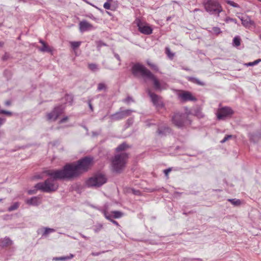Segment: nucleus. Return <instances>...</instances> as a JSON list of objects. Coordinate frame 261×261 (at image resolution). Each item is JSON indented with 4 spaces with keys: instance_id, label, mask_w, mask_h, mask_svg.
<instances>
[{
    "instance_id": "7ed1b4c3",
    "label": "nucleus",
    "mask_w": 261,
    "mask_h": 261,
    "mask_svg": "<svg viewBox=\"0 0 261 261\" xmlns=\"http://www.w3.org/2000/svg\"><path fill=\"white\" fill-rule=\"evenodd\" d=\"M59 170H46L44 173L48 176L51 177L45 180L44 182H39L37 184L35 188L42 192L45 193H51L56 191L58 188V184L56 181V179H64L65 178H55L53 175L48 174V172L49 171H59Z\"/></svg>"
},
{
    "instance_id": "f3484780",
    "label": "nucleus",
    "mask_w": 261,
    "mask_h": 261,
    "mask_svg": "<svg viewBox=\"0 0 261 261\" xmlns=\"http://www.w3.org/2000/svg\"><path fill=\"white\" fill-rule=\"evenodd\" d=\"M1 246L2 247H6L12 244V241L9 238L5 237L0 241Z\"/></svg>"
},
{
    "instance_id": "13d9d810",
    "label": "nucleus",
    "mask_w": 261,
    "mask_h": 261,
    "mask_svg": "<svg viewBox=\"0 0 261 261\" xmlns=\"http://www.w3.org/2000/svg\"><path fill=\"white\" fill-rule=\"evenodd\" d=\"M259 38L261 40V34L259 36Z\"/></svg>"
},
{
    "instance_id": "052dcab7",
    "label": "nucleus",
    "mask_w": 261,
    "mask_h": 261,
    "mask_svg": "<svg viewBox=\"0 0 261 261\" xmlns=\"http://www.w3.org/2000/svg\"><path fill=\"white\" fill-rule=\"evenodd\" d=\"M84 128H85L86 130H87V127H86L85 126H84Z\"/></svg>"
},
{
    "instance_id": "c85d7f7f",
    "label": "nucleus",
    "mask_w": 261,
    "mask_h": 261,
    "mask_svg": "<svg viewBox=\"0 0 261 261\" xmlns=\"http://www.w3.org/2000/svg\"><path fill=\"white\" fill-rule=\"evenodd\" d=\"M192 82H193L194 83H196L199 85L203 86L204 85V83L202 82H201L199 79L197 78L194 77H191L190 78Z\"/></svg>"
},
{
    "instance_id": "4468645a",
    "label": "nucleus",
    "mask_w": 261,
    "mask_h": 261,
    "mask_svg": "<svg viewBox=\"0 0 261 261\" xmlns=\"http://www.w3.org/2000/svg\"><path fill=\"white\" fill-rule=\"evenodd\" d=\"M239 18L241 19L242 24L246 28L250 27L254 24V21L247 15L239 17Z\"/></svg>"
},
{
    "instance_id": "37998d69",
    "label": "nucleus",
    "mask_w": 261,
    "mask_h": 261,
    "mask_svg": "<svg viewBox=\"0 0 261 261\" xmlns=\"http://www.w3.org/2000/svg\"><path fill=\"white\" fill-rule=\"evenodd\" d=\"M133 123V118H129L127 120V124H128V125H130Z\"/></svg>"
},
{
    "instance_id": "bf43d9fd",
    "label": "nucleus",
    "mask_w": 261,
    "mask_h": 261,
    "mask_svg": "<svg viewBox=\"0 0 261 261\" xmlns=\"http://www.w3.org/2000/svg\"><path fill=\"white\" fill-rule=\"evenodd\" d=\"M107 1L109 3V2H111L112 0H107Z\"/></svg>"
},
{
    "instance_id": "864d4df0",
    "label": "nucleus",
    "mask_w": 261,
    "mask_h": 261,
    "mask_svg": "<svg viewBox=\"0 0 261 261\" xmlns=\"http://www.w3.org/2000/svg\"><path fill=\"white\" fill-rule=\"evenodd\" d=\"M81 236L82 237V238H84L85 239H88V238L86 236H84L83 234H81Z\"/></svg>"
},
{
    "instance_id": "4c0bfd02",
    "label": "nucleus",
    "mask_w": 261,
    "mask_h": 261,
    "mask_svg": "<svg viewBox=\"0 0 261 261\" xmlns=\"http://www.w3.org/2000/svg\"><path fill=\"white\" fill-rule=\"evenodd\" d=\"M103 7L105 9H106L107 10L110 9L111 5H110V3H109L108 2H106L103 5Z\"/></svg>"
},
{
    "instance_id": "f704fd0d",
    "label": "nucleus",
    "mask_w": 261,
    "mask_h": 261,
    "mask_svg": "<svg viewBox=\"0 0 261 261\" xmlns=\"http://www.w3.org/2000/svg\"><path fill=\"white\" fill-rule=\"evenodd\" d=\"M212 31L214 34L217 35L220 34L221 32L220 29L218 27L213 28Z\"/></svg>"
},
{
    "instance_id": "6e6552de",
    "label": "nucleus",
    "mask_w": 261,
    "mask_h": 261,
    "mask_svg": "<svg viewBox=\"0 0 261 261\" xmlns=\"http://www.w3.org/2000/svg\"><path fill=\"white\" fill-rule=\"evenodd\" d=\"M133 112H134V111L132 110H123L122 108H121L119 111L110 115V118L113 121H119L130 116Z\"/></svg>"
},
{
    "instance_id": "58836bf2",
    "label": "nucleus",
    "mask_w": 261,
    "mask_h": 261,
    "mask_svg": "<svg viewBox=\"0 0 261 261\" xmlns=\"http://www.w3.org/2000/svg\"><path fill=\"white\" fill-rule=\"evenodd\" d=\"M171 171V168H169L164 170L165 176L168 177L169 173Z\"/></svg>"
},
{
    "instance_id": "4be33fe9",
    "label": "nucleus",
    "mask_w": 261,
    "mask_h": 261,
    "mask_svg": "<svg viewBox=\"0 0 261 261\" xmlns=\"http://www.w3.org/2000/svg\"><path fill=\"white\" fill-rule=\"evenodd\" d=\"M146 63L148 66H150V68H151L152 69L158 71H159V68L155 64L152 63L149 60L146 61Z\"/></svg>"
},
{
    "instance_id": "680f3d73",
    "label": "nucleus",
    "mask_w": 261,
    "mask_h": 261,
    "mask_svg": "<svg viewBox=\"0 0 261 261\" xmlns=\"http://www.w3.org/2000/svg\"><path fill=\"white\" fill-rule=\"evenodd\" d=\"M2 201V199H0V202Z\"/></svg>"
},
{
    "instance_id": "c03bdc74",
    "label": "nucleus",
    "mask_w": 261,
    "mask_h": 261,
    "mask_svg": "<svg viewBox=\"0 0 261 261\" xmlns=\"http://www.w3.org/2000/svg\"><path fill=\"white\" fill-rule=\"evenodd\" d=\"M260 62H261V59H257L256 60H255L253 62L254 66L257 65Z\"/></svg>"
},
{
    "instance_id": "39448f33",
    "label": "nucleus",
    "mask_w": 261,
    "mask_h": 261,
    "mask_svg": "<svg viewBox=\"0 0 261 261\" xmlns=\"http://www.w3.org/2000/svg\"><path fill=\"white\" fill-rule=\"evenodd\" d=\"M205 10L211 15L219 16L222 11V8L219 3L216 0H207L204 3Z\"/></svg>"
},
{
    "instance_id": "de8ad7c7",
    "label": "nucleus",
    "mask_w": 261,
    "mask_h": 261,
    "mask_svg": "<svg viewBox=\"0 0 261 261\" xmlns=\"http://www.w3.org/2000/svg\"><path fill=\"white\" fill-rule=\"evenodd\" d=\"M111 221L114 224H115L117 226H119V224L118 223V222L115 221V220H111Z\"/></svg>"
},
{
    "instance_id": "a211bd4d",
    "label": "nucleus",
    "mask_w": 261,
    "mask_h": 261,
    "mask_svg": "<svg viewBox=\"0 0 261 261\" xmlns=\"http://www.w3.org/2000/svg\"><path fill=\"white\" fill-rule=\"evenodd\" d=\"M40 230L42 231V237H47L49 233L55 231L54 229L48 227H43Z\"/></svg>"
},
{
    "instance_id": "20e7f679",
    "label": "nucleus",
    "mask_w": 261,
    "mask_h": 261,
    "mask_svg": "<svg viewBox=\"0 0 261 261\" xmlns=\"http://www.w3.org/2000/svg\"><path fill=\"white\" fill-rule=\"evenodd\" d=\"M128 158L125 152L115 155L112 160V168L113 171L120 173L124 168Z\"/></svg>"
},
{
    "instance_id": "dca6fc26",
    "label": "nucleus",
    "mask_w": 261,
    "mask_h": 261,
    "mask_svg": "<svg viewBox=\"0 0 261 261\" xmlns=\"http://www.w3.org/2000/svg\"><path fill=\"white\" fill-rule=\"evenodd\" d=\"M25 202L30 205L37 206L40 203V199L39 197L35 196L27 199Z\"/></svg>"
},
{
    "instance_id": "6ab92c4d",
    "label": "nucleus",
    "mask_w": 261,
    "mask_h": 261,
    "mask_svg": "<svg viewBox=\"0 0 261 261\" xmlns=\"http://www.w3.org/2000/svg\"><path fill=\"white\" fill-rule=\"evenodd\" d=\"M74 255L72 254H70L69 255L61 256V257H54L53 260L55 261H64L72 258Z\"/></svg>"
},
{
    "instance_id": "cd10ccee",
    "label": "nucleus",
    "mask_w": 261,
    "mask_h": 261,
    "mask_svg": "<svg viewBox=\"0 0 261 261\" xmlns=\"http://www.w3.org/2000/svg\"><path fill=\"white\" fill-rule=\"evenodd\" d=\"M233 44L235 46H239L241 44V39L239 37L236 36L233 39Z\"/></svg>"
},
{
    "instance_id": "1a4fd4ad",
    "label": "nucleus",
    "mask_w": 261,
    "mask_h": 261,
    "mask_svg": "<svg viewBox=\"0 0 261 261\" xmlns=\"http://www.w3.org/2000/svg\"><path fill=\"white\" fill-rule=\"evenodd\" d=\"M233 113L232 110L229 107H223L218 110L217 117L218 120H225L226 118L230 117Z\"/></svg>"
},
{
    "instance_id": "3c124183",
    "label": "nucleus",
    "mask_w": 261,
    "mask_h": 261,
    "mask_svg": "<svg viewBox=\"0 0 261 261\" xmlns=\"http://www.w3.org/2000/svg\"><path fill=\"white\" fill-rule=\"evenodd\" d=\"M10 101H7L5 102V105L6 106H9L10 105Z\"/></svg>"
},
{
    "instance_id": "e2e57ef3",
    "label": "nucleus",
    "mask_w": 261,
    "mask_h": 261,
    "mask_svg": "<svg viewBox=\"0 0 261 261\" xmlns=\"http://www.w3.org/2000/svg\"><path fill=\"white\" fill-rule=\"evenodd\" d=\"M0 45L1 46L2 45V44L1 42H0Z\"/></svg>"
},
{
    "instance_id": "0eeeda50",
    "label": "nucleus",
    "mask_w": 261,
    "mask_h": 261,
    "mask_svg": "<svg viewBox=\"0 0 261 261\" xmlns=\"http://www.w3.org/2000/svg\"><path fill=\"white\" fill-rule=\"evenodd\" d=\"M64 108L63 106H59L54 108L52 111L46 114V119L52 122L56 121L63 113Z\"/></svg>"
},
{
    "instance_id": "a878e982",
    "label": "nucleus",
    "mask_w": 261,
    "mask_h": 261,
    "mask_svg": "<svg viewBox=\"0 0 261 261\" xmlns=\"http://www.w3.org/2000/svg\"><path fill=\"white\" fill-rule=\"evenodd\" d=\"M228 201H230L232 204L235 206H238L241 204V201L240 199H229Z\"/></svg>"
},
{
    "instance_id": "49530a36",
    "label": "nucleus",
    "mask_w": 261,
    "mask_h": 261,
    "mask_svg": "<svg viewBox=\"0 0 261 261\" xmlns=\"http://www.w3.org/2000/svg\"><path fill=\"white\" fill-rule=\"evenodd\" d=\"M114 56L118 61H120V58L117 54H115Z\"/></svg>"
},
{
    "instance_id": "4d7b16f0",
    "label": "nucleus",
    "mask_w": 261,
    "mask_h": 261,
    "mask_svg": "<svg viewBox=\"0 0 261 261\" xmlns=\"http://www.w3.org/2000/svg\"><path fill=\"white\" fill-rule=\"evenodd\" d=\"M32 193V192H31V191H29V194H31Z\"/></svg>"
},
{
    "instance_id": "412c9836",
    "label": "nucleus",
    "mask_w": 261,
    "mask_h": 261,
    "mask_svg": "<svg viewBox=\"0 0 261 261\" xmlns=\"http://www.w3.org/2000/svg\"><path fill=\"white\" fill-rule=\"evenodd\" d=\"M40 42L42 44V46L40 48V50L43 52L51 51V49L50 47L47 45H46L43 41L40 40Z\"/></svg>"
},
{
    "instance_id": "c756f323",
    "label": "nucleus",
    "mask_w": 261,
    "mask_h": 261,
    "mask_svg": "<svg viewBox=\"0 0 261 261\" xmlns=\"http://www.w3.org/2000/svg\"><path fill=\"white\" fill-rule=\"evenodd\" d=\"M112 213L114 218H119L122 216V213L119 211H114L112 212Z\"/></svg>"
},
{
    "instance_id": "6e6d98bb",
    "label": "nucleus",
    "mask_w": 261,
    "mask_h": 261,
    "mask_svg": "<svg viewBox=\"0 0 261 261\" xmlns=\"http://www.w3.org/2000/svg\"><path fill=\"white\" fill-rule=\"evenodd\" d=\"M93 255H98V254L96 253H93Z\"/></svg>"
},
{
    "instance_id": "a19ab883",
    "label": "nucleus",
    "mask_w": 261,
    "mask_h": 261,
    "mask_svg": "<svg viewBox=\"0 0 261 261\" xmlns=\"http://www.w3.org/2000/svg\"><path fill=\"white\" fill-rule=\"evenodd\" d=\"M68 119V117L67 116H65L60 120V121H59V123H63L66 121H67Z\"/></svg>"
},
{
    "instance_id": "2f4dec72",
    "label": "nucleus",
    "mask_w": 261,
    "mask_h": 261,
    "mask_svg": "<svg viewBox=\"0 0 261 261\" xmlns=\"http://www.w3.org/2000/svg\"><path fill=\"white\" fill-rule=\"evenodd\" d=\"M106 85L105 84L103 83H100L98 84V87H97V90L98 91H101L103 90H105L106 89Z\"/></svg>"
},
{
    "instance_id": "f257e3e1",
    "label": "nucleus",
    "mask_w": 261,
    "mask_h": 261,
    "mask_svg": "<svg viewBox=\"0 0 261 261\" xmlns=\"http://www.w3.org/2000/svg\"><path fill=\"white\" fill-rule=\"evenodd\" d=\"M93 158L86 156L78 161L76 164H67L59 171H49L48 174L55 178H68L76 177L88 170L92 164Z\"/></svg>"
},
{
    "instance_id": "393cba45",
    "label": "nucleus",
    "mask_w": 261,
    "mask_h": 261,
    "mask_svg": "<svg viewBox=\"0 0 261 261\" xmlns=\"http://www.w3.org/2000/svg\"><path fill=\"white\" fill-rule=\"evenodd\" d=\"M127 147V145L125 143H122L119 145L116 148V151L117 152L124 150Z\"/></svg>"
},
{
    "instance_id": "c9c22d12",
    "label": "nucleus",
    "mask_w": 261,
    "mask_h": 261,
    "mask_svg": "<svg viewBox=\"0 0 261 261\" xmlns=\"http://www.w3.org/2000/svg\"><path fill=\"white\" fill-rule=\"evenodd\" d=\"M122 101L127 103H129L131 102H133V98L130 96H127L126 98L122 100Z\"/></svg>"
},
{
    "instance_id": "f8f14e48",
    "label": "nucleus",
    "mask_w": 261,
    "mask_h": 261,
    "mask_svg": "<svg viewBox=\"0 0 261 261\" xmlns=\"http://www.w3.org/2000/svg\"><path fill=\"white\" fill-rule=\"evenodd\" d=\"M178 97L182 102L188 101H195L197 100L196 98L190 92L187 91H181V92L178 94Z\"/></svg>"
},
{
    "instance_id": "e433bc0d",
    "label": "nucleus",
    "mask_w": 261,
    "mask_h": 261,
    "mask_svg": "<svg viewBox=\"0 0 261 261\" xmlns=\"http://www.w3.org/2000/svg\"><path fill=\"white\" fill-rule=\"evenodd\" d=\"M232 137V135H227L223 139H222L220 142L221 143H225L226 141H227L228 139L231 138Z\"/></svg>"
},
{
    "instance_id": "a18cd8bd",
    "label": "nucleus",
    "mask_w": 261,
    "mask_h": 261,
    "mask_svg": "<svg viewBox=\"0 0 261 261\" xmlns=\"http://www.w3.org/2000/svg\"><path fill=\"white\" fill-rule=\"evenodd\" d=\"M6 121V119L4 118H2L0 117V126L2 125Z\"/></svg>"
},
{
    "instance_id": "603ef678",
    "label": "nucleus",
    "mask_w": 261,
    "mask_h": 261,
    "mask_svg": "<svg viewBox=\"0 0 261 261\" xmlns=\"http://www.w3.org/2000/svg\"><path fill=\"white\" fill-rule=\"evenodd\" d=\"M90 18L93 19V20H95V18L91 14L90 16H89Z\"/></svg>"
},
{
    "instance_id": "473e14b6",
    "label": "nucleus",
    "mask_w": 261,
    "mask_h": 261,
    "mask_svg": "<svg viewBox=\"0 0 261 261\" xmlns=\"http://www.w3.org/2000/svg\"><path fill=\"white\" fill-rule=\"evenodd\" d=\"M226 3L228 5H229L234 8H238L239 7V6L238 4L233 2V1H230V0H227Z\"/></svg>"
},
{
    "instance_id": "8fccbe9b",
    "label": "nucleus",
    "mask_w": 261,
    "mask_h": 261,
    "mask_svg": "<svg viewBox=\"0 0 261 261\" xmlns=\"http://www.w3.org/2000/svg\"><path fill=\"white\" fill-rule=\"evenodd\" d=\"M89 106L91 111H93V107L90 102L89 103Z\"/></svg>"
},
{
    "instance_id": "09e8293b",
    "label": "nucleus",
    "mask_w": 261,
    "mask_h": 261,
    "mask_svg": "<svg viewBox=\"0 0 261 261\" xmlns=\"http://www.w3.org/2000/svg\"><path fill=\"white\" fill-rule=\"evenodd\" d=\"M246 65L247 66H254L253 65V62H249L247 64H246Z\"/></svg>"
},
{
    "instance_id": "9d476101",
    "label": "nucleus",
    "mask_w": 261,
    "mask_h": 261,
    "mask_svg": "<svg viewBox=\"0 0 261 261\" xmlns=\"http://www.w3.org/2000/svg\"><path fill=\"white\" fill-rule=\"evenodd\" d=\"M136 22L140 33L145 35H150L152 34V29L148 23L142 22L139 19H137Z\"/></svg>"
},
{
    "instance_id": "5701e85b",
    "label": "nucleus",
    "mask_w": 261,
    "mask_h": 261,
    "mask_svg": "<svg viewBox=\"0 0 261 261\" xmlns=\"http://www.w3.org/2000/svg\"><path fill=\"white\" fill-rule=\"evenodd\" d=\"M19 206V202H15L8 208V211L9 212H11V211L16 210L18 208Z\"/></svg>"
},
{
    "instance_id": "72a5a7b5",
    "label": "nucleus",
    "mask_w": 261,
    "mask_h": 261,
    "mask_svg": "<svg viewBox=\"0 0 261 261\" xmlns=\"http://www.w3.org/2000/svg\"><path fill=\"white\" fill-rule=\"evenodd\" d=\"M166 53L170 58H173L174 55V54H172L171 52L170 49L168 47L166 48Z\"/></svg>"
},
{
    "instance_id": "5fc2aeb1",
    "label": "nucleus",
    "mask_w": 261,
    "mask_h": 261,
    "mask_svg": "<svg viewBox=\"0 0 261 261\" xmlns=\"http://www.w3.org/2000/svg\"><path fill=\"white\" fill-rule=\"evenodd\" d=\"M252 136H253V135H251V134H249V138H250V140H253V139H252Z\"/></svg>"
},
{
    "instance_id": "b1692460",
    "label": "nucleus",
    "mask_w": 261,
    "mask_h": 261,
    "mask_svg": "<svg viewBox=\"0 0 261 261\" xmlns=\"http://www.w3.org/2000/svg\"><path fill=\"white\" fill-rule=\"evenodd\" d=\"M81 41H72L70 42L71 46L73 49L78 48L81 44Z\"/></svg>"
},
{
    "instance_id": "bb28decb",
    "label": "nucleus",
    "mask_w": 261,
    "mask_h": 261,
    "mask_svg": "<svg viewBox=\"0 0 261 261\" xmlns=\"http://www.w3.org/2000/svg\"><path fill=\"white\" fill-rule=\"evenodd\" d=\"M88 67L92 71H96L99 69L98 65L93 63L89 64Z\"/></svg>"
},
{
    "instance_id": "ea45409f",
    "label": "nucleus",
    "mask_w": 261,
    "mask_h": 261,
    "mask_svg": "<svg viewBox=\"0 0 261 261\" xmlns=\"http://www.w3.org/2000/svg\"><path fill=\"white\" fill-rule=\"evenodd\" d=\"M103 214L107 219L109 220L110 221L111 220H112L111 216L110 215H108L106 211L103 212Z\"/></svg>"
},
{
    "instance_id": "aec40b11",
    "label": "nucleus",
    "mask_w": 261,
    "mask_h": 261,
    "mask_svg": "<svg viewBox=\"0 0 261 261\" xmlns=\"http://www.w3.org/2000/svg\"><path fill=\"white\" fill-rule=\"evenodd\" d=\"M170 129L168 127H164V128L160 127L158 130V134L161 136L169 133Z\"/></svg>"
},
{
    "instance_id": "79ce46f5",
    "label": "nucleus",
    "mask_w": 261,
    "mask_h": 261,
    "mask_svg": "<svg viewBox=\"0 0 261 261\" xmlns=\"http://www.w3.org/2000/svg\"><path fill=\"white\" fill-rule=\"evenodd\" d=\"M0 113H2V114H6L8 115H11L12 114V113L9 111H7L5 110H3L2 111H1Z\"/></svg>"
},
{
    "instance_id": "423d86ee",
    "label": "nucleus",
    "mask_w": 261,
    "mask_h": 261,
    "mask_svg": "<svg viewBox=\"0 0 261 261\" xmlns=\"http://www.w3.org/2000/svg\"><path fill=\"white\" fill-rule=\"evenodd\" d=\"M107 182V178L101 174H96L86 181L88 187H99Z\"/></svg>"
},
{
    "instance_id": "7c9ffc66",
    "label": "nucleus",
    "mask_w": 261,
    "mask_h": 261,
    "mask_svg": "<svg viewBox=\"0 0 261 261\" xmlns=\"http://www.w3.org/2000/svg\"><path fill=\"white\" fill-rule=\"evenodd\" d=\"M102 228V225L101 224H98L96 225L93 227V230L95 232H99Z\"/></svg>"
},
{
    "instance_id": "2eb2a0df",
    "label": "nucleus",
    "mask_w": 261,
    "mask_h": 261,
    "mask_svg": "<svg viewBox=\"0 0 261 261\" xmlns=\"http://www.w3.org/2000/svg\"><path fill=\"white\" fill-rule=\"evenodd\" d=\"M81 32H85L93 29V26L86 20L80 22L79 24Z\"/></svg>"
},
{
    "instance_id": "f03ea898",
    "label": "nucleus",
    "mask_w": 261,
    "mask_h": 261,
    "mask_svg": "<svg viewBox=\"0 0 261 261\" xmlns=\"http://www.w3.org/2000/svg\"><path fill=\"white\" fill-rule=\"evenodd\" d=\"M132 73L135 76L141 74L143 77L151 80L153 82L154 89L157 91L166 90L168 88L167 84L164 82H160L156 77L144 65L140 63L135 64L132 67Z\"/></svg>"
},
{
    "instance_id": "9b49d317",
    "label": "nucleus",
    "mask_w": 261,
    "mask_h": 261,
    "mask_svg": "<svg viewBox=\"0 0 261 261\" xmlns=\"http://www.w3.org/2000/svg\"><path fill=\"white\" fill-rule=\"evenodd\" d=\"M186 115L185 114L177 113L172 118V123L178 127H181L184 126Z\"/></svg>"
},
{
    "instance_id": "ddd939ff",
    "label": "nucleus",
    "mask_w": 261,
    "mask_h": 261,
    "mask_svg": "<svg viewBox=\"0 0 261 261\" xmlns=\"http://www.w3.org/2000/svg\"><path fill=\"white\" fill-rule=\"evenodd\" d=\"M148 95L150 96L152 102L156 107H162L163 102L161 97L156 94L152 93L149 89L147 90Z\"/></svg>"
}]
</instances>
